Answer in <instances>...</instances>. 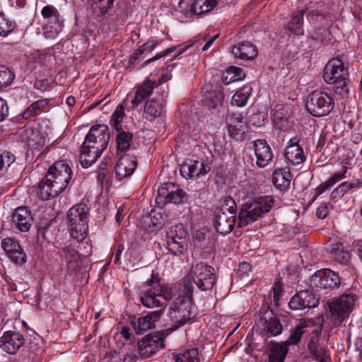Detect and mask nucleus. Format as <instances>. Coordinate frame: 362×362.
<instances>
[{"instance_id":"f257e3e1","label":"nucleus","mask_w":362,"mask_h":362,"mask_svg":"<svg viewBox=\"0 0 362 362\" xmlns=\"http://www.w3.org/2000/svg\"><path fill=\"white\" fill-rule=\"evenodd\" d=\"M72 175L69 165L63 160L52 165L38 183L37 195L43 200L57 197L67 187Z\"/></svg>"},{"instance_id":"f03ea898","label":"nucleus","mask_w":362,"mask_h":362,"mask_svg":"<svg viewBox=\"0 0 362 362\" xmlns=\"http://www.w3.org/2000/svg\"><path fill=\"white\" fill-rule=\"evenodd\" d=\"M110 141L106 125H97L90 128L81 146L79 161L84 168H89L101 156Z\"/></svg>"},{"instance_id":"7ed1b4c3","label":"nucleus","mask_w":362,"mask_h":362,"mask_svg":"<svg viewBox=\"0 0 362 362\" xmlns=\"http://www.w3.org/2000/svg\"><path fill=\"white\" fill-rule=\"evenodd\" d=\"M348 70L340 58L331 59L325 66L323 78L328 84L333 86V90L341 98L346 97L349 93L350 80Z\"/></svg>"},{"instance_id":"20e7f679","label":"nucleus","mask_w":362,"mask_h":362,"mask_svg":"<svg viewBox=\"0 0 362 362\" xmlns=\"http://www.w3.org/2000/svg\"><path fill=\"white\" fill-rule=\"evenodd\" d=\"M273 204L272 197L264 196L242 205L238 216V226L243 228L255 222L264 214L269 212Z\"/></svg>"},{"instance_id":"39448f33","label":"nucleus","mask_w":362,"mask_h":362,"mask_svg":"<svg viewBox=\"0 0 362 362\" xmlns=\"http://www.w3.org/2000/svg\"><path fill=\"white\" fill-rule=\"evenodd\" d=\"M194 316L192 290L189 288L185 295L178 296L172 303L169 317L177 327H180L192 321Z\"/></svg>"},{"instance_id":"423d86ee","label":"nucleus","mask_w":362,"mask_h":362,"mask_svg":"<svg viewBox=\"0 0 362 362\" xmlns=\"http://www.w3.org/2000/svg\"><path fill=\"white\" fill-rule=\"evenodd\" d=\"M89 208L83 203L72 206L67 213L70 235L77 242H81L88 232V217Z\"/></svg>"},{"instance_id":"0eeeda50","label":"nucleus","mask_w":362,"mask_h":362,"mask_svg":"<svg viewBox=\"0 0 362 362\" xmlns=\"http://www.w3.org/2000/svg\"><path fill=\"white\" fill-rule=\"evenodd\" d=\"M140 302L148 308L162 307L165 303V298L163 296V288L160 283V278L158 273L153 272L141 293Z\"/></svg>"},{"instance_id":"6e6552de","label":"nucleus","mask_w":362,"mask_h":362,"mask_svg":"<svg viewBox=\"0 0 362 362\" xmlns=\"http://www.w3.org/2000/svg\"><path fill=\"white\" fill-rule=\"evenodd\" d=\"M334 107V99L325 91L315 90L308 95L306 108L315 117L326 116Z\"/></svg>"},{"instance_id":"1a4fd4ad","label":"nucleus","mask_w":362,"mask_h":362,"mask_svg":"<svg viewBox=\"0 0 362 362\" xmlns=\"http://www.w3.org/2000/svg\"><path fill=\"white\" fill-rule=\"evenodd\" d=\"M167 247L174 255H184L187 250V233L182 224L171 226L167 231Z\"/></svg>"},{"instance_id":"9d476101","label":"nucleus","mask_w":362,"mask_h":362,"mask_svg":"<svg viewBox=\"0 0 362 362\" xmlns=\"http://www.w3.org/2000/svg\"><path fill=\"white\" fill-rule=\"evenodd\" d=\"M187 198L185 192L173 183H165L158 189L156 202L159 207H163L168 203L179 205L186 202Z\"/></svg>"},{"instance_id":"9b49d317","label":"nucleus","mask_w":362,"mask_h":362,"mask_svg":"<svg viewBox=\"0 0 362 362\" xmlns=\"http://www.w3.org/2000/svg\"><path fill=\"white\" fill-rule=\"evenodd\" d=\"M219 0H180L177 10L186 18L210 12Z\"/></svg>"},{"instance_id":"f8f14e48","label":"nucleus","mask_w":362,"mask_h":362,"mask_svg":"<svg viewBox=\"0 0 362 362\" xmlns=\"http://www.w3.org/2000/svg\"><path fill=\"white\" fill-rule=\"evenodd\" d=\"M356 299L357 296L354 294H344L328 303L329 310L336 318L337 323H341L349 316Z\"/></svg>"},{"instance_id":"ddd939ff","label":"nucleus","mask_w":362,"mask_h":362,"mask_svg":"<svg viewBox=\"0 0 362 362\" xmlns=\"http://www.w3.org/2000/svg\"><path fill=\"white\" fill-rule=\"evenodd\" d=\"M192 279L201 291H210L216 283L214 269L204 262L198 263L193 269Z\"/></svg>"},{"instance_id":"4468645a","label":"nucleus","mask_w":362,"mask_h":362,"mask_svg":"<svg viewBox=\"0 0 362 362\" xmlns=\"http://www.w3.org/2000/svg\"><path fill=\"white\" fill-rule=\"evenodd\" d=\"M164 334L153 333L144 337L138 342L139 354L141 358H148L164 347Z\"/></svg>"},{"instance_id":"2eb2a0df","label":"nucleus","mask_w":362,"mask_h":362,"mask_svg":"<svg viewBox=\"0 0 362 362\" xmlns=\"http://www.w3.org/2000/svg\"><path fill=\"white\" fill-rule=\"evenodd\" d=\"M210 170V165L203 159H188L180 167V174L185 179H197L205 176Z\"/></svg>"},{"instance_id":"dca6fc26","label":"nucleus","mask_w":362,"mask_h":362,"mask_svg":"<svg viewBox=\"0 0 362 362\" xmlns=\"http://www.w3.org/2000/svg\"><path fill=\"white\" fill-rule=\"evenodd\" d=\"M310 283L315 287L326 289L338 288L341 281L338 274L329 269H324L317 271L311 276Z\"/></svg>"},{"instance_id":"f3484780","label":"nucleus","mask_w":362,"mask_h":362,"mask_svg":"<svg viewBox=\"0 0 362 362\" xmlns=\"http://www.w3.org/2000/svg\"><path fill=\"white\" fill-rule=\"evenodd\" d=\"M319 304V297L312 291L303 290L297 292L289 301V308L292 310H303L315 308Z\"/></svg>"},{"instance_id":"a211bd4d","label":"nucleus","mask_w":362,"mask_h":362,"mask_svg":"<svg viewBox=\"0 0 362 362\" xmlns=\"http://www.w3.org/2000/svg\"><path fill=\"white\" fill-rule=\"evenodd\" d=\"M2 349L9 354H15L25 344L24 336L17 331L5 332L0 339Z\"/></svg>"},{"instance_id":"6ab92c4d","label":"nucleus","mask_w":362,"mask_h":362,"mask_svg":"<svg viewBox=\"0 0 362 362\" xmlns=\"http://www.w3.org/2000/svg\"><path fill=\"white\" fill-rule=\"evenodd\" d=\"M252 149L256 156V165L264 168L268 166L273 160V152L269 144L264 139H257L252 142Z\"/></svg>"},{"instance_id":"aec40b11","label":"nucleus","mask_w":362,"mask_h":362,"mask_svg":"<svg viewBox=\"0 0 362 362\" xmlns=\"http://www.w3.org/2000/svg\"><path fill=\"white\" fill-rule=\"evenodd\" d=\"M226 122L230 137L236 140H243L247 131V124L239 113L232 112L227 115Z\"/></svg>"},{"instance_id":"412c9836","label":"nucleus","mask_w":362,"mask_h":362,"mask_svg":"<svg viewBox=\"0 0 362 362\" xmlns=\"http://www.w3.org/2000/svg\"><path fill=\"white\" fill-rule=\"evenodd\" d=\"M118 161L115 165V170L116 177L122 180L130 176L137 166L136 158L131 153L117 155Z\"/></svg>"},{"instance_id":"4be33fe9","label":"nucleus","mask_w":362,"mask_h":362,"mask_svg":"<svg viewBox=\"0 0 362 362\" xmlns=\"http://www.w3.org/2000/svg\"><path fill=\"white\" fill-rule=\"evenodd\" d=\"M163 314V310L151 312L145 316L132 320V325L135 332L142 334L146 331L154 328L155 322L159 320Z\"/></svg>"},{"instance_id":"5701e85b","label":"nucleus","mask_w":362,"mask_h":362,"mask_svg":"<svg viewBox=\"0 0 362 362\" xmlns=\"http://www.w3.org/2000/svg\"><path fill=\"white\" fill-rule=\"evenodd\" d=\"M12 223L20 231H28L33 223L31 212L27 207H18L13 213Z\"/></svg>"},{"instance_id":"b1692460","label":"nucleus","mask_w":362,"mask_h":362,"mask_svg":"<svg viewBox=\"0 0 362 362\" xmlns=\"http://www.w3.org/2000/svg\"><path fill=\"white\" fill-rule=\"evenodd\" d=\"M300 139L293 137L289 141L284 152L286 160L293 165L301 164L305 160L303 148L299 145Z\"/></svg>"},{"instance_id":"393cba45","label":"nucleus","mask_w":362,"mask_h":362,"mask_svg":"<svg viewBox=\"0 0 362 362\" xmlns=\"http://www.w3.org/2000/svg\"><path fill=\"white\" fill-rule=\"evenodd\" d=\"M155 81L146 78L138 85L134 98L131 100L132 108L136 109L153 93Z\"/></svg>"},{"instance_id":"a878e982","label":"nucleus","mask_w":362,"mask_h":362,"mask_svg":"<svg viewBox=\"0 0 362 362\" xmlns=\"http://www.w3.org/2000/svg\"><path fill=\"white\" fill-rule=\"evenodd\" d=\"M214 221L216 231L222 235H226L230 233L233 229L236 222V216L216 211Z\"/></svg>"},{"instance_id":"bb28decb","label":"nucleus","mask_w":362,"mask_h":362,"mask_svg":"<svg viewBox=\"0 0 362 362\" xmlns=\"http://www.w3.org/2000/svg\"><path fill=\"white\" fill-rule=\"evenodd\" d=\"M231 52L236 58L243 60H252L258 54L256 47L248 41L238 42L233 45Z\"/></svg>"},{"instance_id":"cd10ccee","label":"nucleus","mask_w":362,"mask_h":362,"mask_svg":"<svg viewBox=\"0 0 362 362\" xmlns=\"http://www.w3.org/2000/svg\"><path fill=\"white\" fill-rule=\"evenodd\" d=\"M288 351L287 343L271 341L267 344L269 362H284Z\"/></svg>"},{"instance_id":"c85d7f7f","label":"nucleus","mask_w":362,"mask_h":362,"mask_svg":"<svg viewBox=\"0 0 362 362\" xmlns=\"http://www.w3.org/2000/svg\"><path fill=\"white\" fill-rule=\"evenodd\" d=\"M164 107L161 103L156 99L148 100L144 106L143 117L148 121H153L156 118L162 116Z\"/></svg>"},{"instance_id":"c756f323","label":"nucleus","mask_w":362,"mask_h":362,"mask_svg":"<svg viewBox=\"0 0 362 362\" xmlns=\"http://www.w3.org/2000/svg\"><path fill=\"white\" fill-rule=\"evenodd\" d=\"M224 94L221 90L210 89L206 91L202 100L204 106L215 109L222 105Z\"/></svg>"},{"instance_id":"7c9ffc66","label":"nucleus","mask_w":362,"mask_h":362,"mask_svg":"<svg viewBox=\"0 0 362 362\" xmlns=\"http://www.w3.org/2000/svg\"><path fill=\"white\" fill-rule=\"evenodd\" d=\"M133 135L129 132L123 129L117 131V155L127 153L132 142Z\"/></svg>"},{"instance_id":"2f4dec72","label":"nucleus","mask_w":362,"mask_h":362,"mask_svg":"<svg viewBox=\"0 0 362 362\" xmlns=\"http://www.w3.org/2000/svg\"><path fill=\"white\" fill-rule=\"evenodd\" d=\"M291 173L286 168L274 170L272 174V182L280 190L286 189L291 182Z\"/></svg>"},{"instance_id":"473e14b6","label":"nucleus","mask_w":362,"mask_h":362,"mask_svg":"<svg viewBox=\"0 0 362 362\" xmlns=\"http://www.w3.org/2000/svg\"><path fill=\"white\" fill-rule=\"evenodd\" d=\"M63 28L64 19L46 22L42 27L43 35L47 39H55L62 31Z\"/></svg>"},{"instance_id":"72a5a7b5","label":"nucleus","mask_w":362,"mask_h":362,"mask_svg":"<svg viewBox=\"0 0 362 362\" xmlns=\"http://www.w3.org/2000/svg\"><path fill=\"white\" fill-rule=\"evenodd\" d=\"M252 88L250 86H243L236 91L232 97L231 104L237 107H243L247 104L248 98L252 93Z\"/></svg>"},{"instance_id":"f704fd0d","label":"nucleus","mask_w":362,"mask_h":362,"mask_svg":"<svg viewBox=\"0 0 362 362\" xmlns=\"http://www.w3.org/2000/svg\"><path fill=\"white\" fill-rule=\"evenodd\" d=\"M303 11H298L293 16L292 19L284 25V28L296 35H303Z\"/></svg>"},{"instance_id":"c9c22d12","label":"nucleus","mask_w":362,"mask_h":362,"mask_svg":"<svg viewBox=\"0 0 362 362\" xmlns=\"http://www.w3.org/2000/svg\"><path fill=\"white\" fill-rule=\"evenodd\" d=\"M116 0H91V9L97 15L103 16L110 11Z\"/></svg>"},{"instance_id":"e433bc0d","label":"nucleus","mask_w":362,"mask_h":362,"mask_svg":"<svg viewBox=\"0 0 362 362\" xmlns=\"http://www.w3.org/2000/svg\"><path fill=\"white\" fill-rule=\"evenodd\" d=\"M243 70L235 66L228 68L226 71L222 76V80L225 84L242 80L245 77Z\"/></svg>"},{"instance_id":"4c0bfd02","label":"nucleus","mask_w":362,"mask_h":362,"mask_svg":"<svg viewBox=\"0 0 362 362\" xmlns=\"http://www.w3.org/2000/svg\"><path fill=\"white\" fill-rule=\"evenodd\" d=\"M175 362H200L198 349L196 348L185 350L175 356Z\"/></svg>"},{"instance_id":"58836bf2","label":"nucleus","mask_w":362,"mask_h":362,"mask_svg":"<svg viewBox=\"0 0 362 362\" xmlns=\"http://www.w3.org/2000/svg\"><path fill=\"white\" fill-rule=\"evenodd\" d=\"M237 204L231 197H226L220 202V206L216 211L228 214V215H235L237 214Z\"/></svg>"},{"instance_id":"ea45409f","label":"nucleus","mask_w":362,"mask_h":362,"mask_svg":"<svg viewBox=\"0 0 362 362\" xmlns=\"http://www.w3.org/2000/svg\"><path fill=\"white\" fill-rule=\"evenodd\" d=\"M160 43L159 40L151 39L141 46L132 55L130 58V62H134L136 60H139L142 58V54L144 52H151Z\"/></svg>"},{"instance_id":"a19ab883","label":"nucleus","mask_w":362,"mask_h":362,"mask_svg":"<svg viewBox=\"0 0 362 362\" xmlns=\"http://www.w3.org/2000/svg\"><path fill=\"white\" fill-rule=\"evenodd\" d=\"M41 14L44 19L47 20V22L63 20V18L60 16L59 11L52 5H47L44 6L41 11Z\"/></svg>"},{"instance_id":"79ce46f5","label":"nucleus","mask_w":362,"mask_h":362,"mask_svg":"<svg viewBox=\"0 0 362 362\" xmlns=\"http://www.w3.org/2000/svg\"><path fill=\"white\" fill-rule=\"evenodd\" d=\"M47 105V102L45 100H40L32 103L23 113L22 116L25 119H28L37 114V112Z\"/></svg>"},{"instance_id":"37998d69","label":"nucleus","mask_w":362,"mask_h":362,"mask_svg":"<svg viewBox=\"0 0 362 362\" xmlns=\"http://www.w3.org/2000/svg\"><path fill=\"white\" fill-rule=\"evenodd\" d=\"M15 156L8 151H4L0 153V176L3 175L8 167L14 163Z\"/></svg>"},{"instance_id":"c03bdc74","label":"nucleus","mask_w":362,"mask_h":362,"mask_svg":"<svg viewBox=\"0 0 362 362\" xmlns=\"http://www.w3.org/2000/svg\"><path fill=\"white\" fill-rule=\"evenodd\" d=\"M267 332L269 336L276 337L282 332V325L276 317L266 320Z\"/></svg>"},{"instance_id":"a18cd8bd","label":"nucleus","mask_w":362,"mask_h":362,"mask_svg":"<svg viewBox=\"0 0 362 362\" xmlns=\"http://www.w3.org/2000/svg\"><path fill=\"white\" fill-rule=\"evenodd\" d=\"M192 46V44H189L188 45H180L178 47H169L168 49H166L165 51H163L162 53H160V54H158L157 55H156L155 57H153V58H151L148 60H146L145 62H144V64L145 65H147L149 63H151V62H153V61H156L164 56H166L172 52H173L174 51L177 50V55H180L181 54H182L185 51L187 50V48H189V47Z\"/></svg>"},{"instance_id":"49530a36","label":"nucleus","mask_w":362,"mask_h":362,"mask_svg":"<svg viewBox=\"0 0 362 362\" xmlns=\"http://www.w3.org/2000/svg\"><path fill=\"white\" fill-rule=\"evenodd\" d=\"M124 116V110L122 105L117 106L111 116L110 124L115 129L119 131L122 129L121 122Z\"/></svg>"},{"instance_id":"de8ad7c7","label":"nucleus","mask_w":362,"mask_h":362,"mask_svg":"<svg viewBox=\"0 0 362 362\" xmlns=\"http://www.w3.org/2000/svg\"><path fill=\"white\" fill-rule=\"evenodd\" d=\"M15 27V23L6 18L5 16L0 12V36H7L14 30Z\"/></svg>"},{"instance_id":"09e8293b","label":"nucleus","mask_w":362,"mask_h":362,"mask_svg":"<svg viewBox=\"0 0 362 362\" xmlns=\"http://www.w3.org/2000/svg\"><path fill=\"white\" fill-rule=\"evenodd\" d=\"M307 325L304 322H300L298 325H297L293 330V332L291 334L288 341L287 344H296L300 341L302 335L306 332L305 328Z\"/></svg>"},{"instance_id":"8fccbe9b","label":"nucleus","mask_w":362,"mask_h":362,"mask_svg":"<svg viewBox=\"0 0 362 362\" xmlns=\"http://www.w3.org/2000/svg\"><path fill=\"white\" fill-rule=\"evenodd\" d=\"M14 78L15 74L8 68L0 66V83L2 88L9 85Z\"/></svg>"},{"instance_id":"3c124183","label":"nucleus","mask_w":362,"mask_h":362,"mask_svg":"<svg viewBox=\"0 0 362 362\" xmlns=\"http://www.w3.org/2000/svg\"><path fill=\"white\" fill-rule=\"evenodd\" d=\"M1 247L6 252L8 257L11 256V252L16 251L19 249L21 245L18 241L11 238H6L1 241Z\"/></svg>"},{"instance_id":"603ef678","label":"nucleus","mask_w":362,"mask_h":362,"mask_svg":"<svg viewBox=\"0 0 362 362\" xmlns=\"http://www.w3.org/2000/svg\"><path fill=\"white\" fill-rule=\"evenodd\" d=\"M310 351L318 362H328L329 356L326 349L323 347L310 345Z\"/></svg>"},{"instance_id":"864d4df0","label":"nucleus","mask_w":362,"mask_h":362,"mask_svg":"<svg viewBox=\"0 0 362 362\" xmlns=\"http://www.w3.org/2000/svg\"><path fill=\"white\" fill-rule=\"evenodd\" d=\"M9 259L16 264H22L27 261V255L21 246L16 251L11 252Z\"/></svg>"},{"instance_id":"5fc2aeb1","label":"nucleus","mask_w":362,"mask_h":362,"mask_svg":"<svg viewBox=\"0 0 362 362\" xmlns=\"http://www.w3.org/2000/svg\"><path fill=\"white\" fill-rule=\"evenodd\" d=\"M356 185L354 183H350L348 182H344L342 184H341L336 189H334L332 192V194L334 192H339L341 195H343L344 193L347 192L349 190H350L353 187H356Z\"/></svg>"},{"instance_id":"6e6d98bb","label":"nucleus","mask_w":362,"mask_h":362,"mask_svg":"<svg viewBox=\"0 0 362 362\" xmlns=\"http://www.w3.org/2000/svg\"><path fill=\"white\" fill-rule=\"evenodd\" d=\"M350 255L344 250H337L335 252V258L342 264H346L350 260Z\"/></svg>"},{"instance_id":"4d7b16f0","label":"nucleus","mask_w":362,"mask_h":362,"mask_svg":"<svg viewBox=\"0 0 362 362\" xmlns=\"http://www.w3.org/2000/svg\"><path fill=\"white\" fill-rule=\"evenodd\" d=\"M8 115V107L6 100L0 97V122L4 121Z\"/></svg>"},{"instance_id":"13d9d810","label":"nucleus","mask_w":362,"mask_h":362,"mask_svg":"<svg viewBox=\"0 0 362 362\" xmlns=\"http://www.w3.org/2000/svg\"><path fill=\"white\" fill-rule=\"evenodd\" d=\"M329 34V32L327 29L324 28H317L313 34L312 35L313 37L317 40L322 41L324 37Z\"/></svg>"},{"instance_id":"bf43d9fd","label":"nucleus","mask_w":362,"mask_h":362,"mask_svg":"<svg viewBox=\"0 0 362 362\" xmlns=\"http://www.w3.org/2000/svg\"><path fill=\"white\" fill-rule=\"evenodd\" d=\"M328 206L327 204L324 203L319 206L316 211L317 216L320 219H324L328 215Z\"/></svg>"},{"instance_id":"052dcab7","label":"nucleus","mask_w":362,"mask_h":362,"mask_svg":"<svg viewBox=\"0 0 362 362\" xmlns=\"http://www.w3.org/2000/svg\"><path fill=\"white\" fill-rule=\"evenodd\" d=\"M120 356L122 357V361L123 362H132L134 361L136 358V354L134 351H122L120 352Z\"/></svg>"},{"instance_id":"680f3d73","label":"nucleus","mask_w":362,"mask_h":362,"mask_svg":"<svg viewBox=\"0 0 362 362\" xmlns=\"http://www.w3.org/2000/svg\"><path fill=\"white\" fill-rule=\"evenodd\" d=\"M218 37V34H216L212 37L209 35L204 36L203 40L206 42V43L202 48V50L203 52L206 51Z\"/></svg>"},{"instance_id":"e2e57ef3","label":"nucleus","mask_w":362,"mask_h":362,"mask_svg":"<svg viewBox=\"0 0 362 362\" xmlns=\"http://www.w3.org/2000/svg\"><path fill=\"white\" fill-rule=\"evenodd\" d=\"M208 235H209V233L207 232L204 228L196 230L194 233V238L199 243L204 241Z\"/></svg>"},{"instance_id":"0e129e2a","label":"nucleus","mask_w":362,"mask_h":362,"mask_svg":"<svg viewBox=\"0 0 362 362\" xmlns=\"http://www.w3.org/2000/svg\"><path fill=\"white\" fill-rule=\"evenodd\" d=\"M346 173V170H344L341 173H334L329 180V185H332V186L338 181L341 180L344 177V174Z\"/></svg>"},{"instance_id":"69168bd1","label":"nucleus","mask_w":362,"mask_h":362,"mask_svg":"<svg viewBox=\"0 0 362 362\" xmlns=\"http://www.w3.org/2000/svg\"><path fill=\"white\" fill-rule=\"evenodd\" d=\"M282 290L281 285L278 283L276 284V286L273 288L274 291V301L276 305H278V301L279 300V296L281 295Z\"/></svg>"},{"instance_id":"338daca9","label":"nucleus","mask_w":362,"mask_h":362,"mask_svg":"<svg viewBox=\"0 0 362 362\" xmlns=\"http://www.w3.org/2000/svg\"><path fill=\"white\" fill-rule=\"evenodd\" d=\"M64 252L65 253L66 258L67 259H69V262L76 259V257L78 255V254L75 250L71 249L69 247L66 248Z\"/></svg>"},{"instance_id":"774afa93","label":"nucleus","mask_w":362,"mask_h":362,"mask_svg":"<svg viewBox=\"0 0 362 362\" xmlns=\"http://www.w3.org/2000/svg\"><path fill=\"white\" fill-rule=\"evenodd\" d=\"M354 250L356 251L359 259L362 262V242L356 241L354 243Z\"/></svg>"}]
</instances>
